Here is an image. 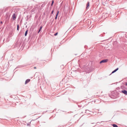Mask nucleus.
<instances>
[{"label":"nucleus","instance_id":"nucleus-1","mask_svg":"<svg viewBox=\"0 0 127 127\" xmlns=\"http://www.w3.org/2000/svg\"><path fill=\"white\" fill-rule=\"evenodd\" d=\"M84 70L85 71L88 73H90L92 70L91 67L88 66L85 67L84 68Z\"/></svg>","mask_w":127,"mask_h":127},{"label":"nucleus","instance_id":"nucleus-2","mask_svg":"<svg viewBox=\"0 0 127 127\" xmlns=\"http://www.w3.org/2000/svg\"><path fill=\"white\" fill-rule=\"evenodd\" d=\"M16 16L15 14L14 13L12 15V18L14 20H15L16 19Z\"/></svg>","mask_w":127,"mask_h":127},{"label":"nucleus","instance_id":"nucleus-3","mask_svg":"<svg viewBox=\"0 0 127 127\" xmlns=\"http://www.w3.org/2000/svg\"><path fill=\"white\" fill-rule=\"evenodd\" d=\"M121 92L126 95H127V91L125 90H122Z\"/></svg>","mask_w":127,"mask_h":127},{"label":"nucleus","instance_id":"nucleus-4","mask_svg":"<svg viewBox=\"0 0 127 127\" xmlns=\"http://www.w3.org/2000/svg\"><path fill=\"white\" fill-rule=\"evenodd\" d=\"M96 124L95 123H91L89 125V126L90 127H93L96 125Z\"/></svg>","mask_w":127,"mask_h":127},{"label":"nucleus","instance_id":"nucleus-5","mask_svg":"<svg viewBox=\"0 0 127 127\" xmlns=\"http://www.w3.org/2000/svg\"><path fill=\"white\" fill-rule=\"evenodd\" d=\"M30 79H27L25 82V84H26L30 82Z\"/></svg>","mask_w":127,"mask_h":127},{"label":"nucleus","instance_id":"nucleus-6","mask_svg":"<svg viewBox=\"0 0 127 127\" xmlns=\"http://www.w3.org/2000/svg\"><path fill=\"white\" fill-rule=\"evenodd\" d=\"M59 11L58 10L57 11V13L55 17V19H57L58 16V15L59 13Z\"/></svg>","mask_w":127,"mask_h":127},{"label":"nucleus","instance_id":"nucleus-7","mask_svg":"<svg viewBox=\"0 0 127 127\" xmlns=\"http://www.w3.org/2000/svg\"><path fill=\"white\" fill-rule=\"evenodd\" d=\"M118 68H116V69H115L114 71H112L111 74H112L115 73V72H116L118 70Z\"/></svg>","mask_w":127,"mask_h":127},{"label":"nucleus","instance_id":"nucleus-8","mask_svg":"<svg viewBox=\"0 0 127 127\" xmlns=\"http://www.w3.org/2000/svg\"><path fill=\"white\" fill-rule=\"evenodd\" d=\"M89 3H90V2L89 1H88L87 2V4H86V8H89Z\"/></svg>","mask_w":127,"mask_h":127},{"label":"nucleus","instance_id":"nucleus-9","mask_svg":"<svg viewBox=\"0 0 127 127\" xmlns=\"http://www.w3.org/2000/svg\"><path fill=\"white\" fill-rule=\"evenodd\" d=\"M28 29L25 32V36H26L28 34Z\"/></svg>","mask_w":127,"mask_h":127},{"label":"nucleus","instance_id":"nucleus-10","mask_svg":"<svg viewBox=\"0 0 127 127\" xmlns=\"http://www.w3.org/2000/svg\"><path fill=\"white\" fill-rule=\"evenodd\" d=\"M42 28V26H40V28L38 32V33H39L41 31V29Z\"/></svg>","mask_w":127,"mask_h":127},{"label":"nucleus","instance_id":"nucleus-11","mask_svg":"<svg viewBox=\"0 0 127 127\" xmlns=\"http://www.w3.org/2000/svg\"><path fill=\"white\" fill-rule=\"evenodd\" d=\"M112 126L113 127H118V126L116 125L115 124H113L112 125Z\"/></svg>","mask_w":127,"mask_h":127},{"label":"nucleus","instance_id":"nucleus-12","mask_svg":"<svg viewBox=\"0 0 127 127\" xmlns=\"http://www.w3.org/2000/svg\"><path fill=\"white\" fill-rule=\"evenodd\" d=\"M19 24L17 25V30L18 31H19Z\"/></svg>","mask_w":127,"mask_h":127},{"label":"nucleus","instance_id":"nucleus-13","mask_svg":"<svg viewBox=\"0 0 127 127\" xmlns=\"http://www.w3.org/2000/svg\"><path fill=\"white\" fill-rule=\"evenodd\" d=\"M108 60L107 59L104 60V63L107 62Z\"/></svg>","mask_w":127,"mask_h":127},{"label":"nucleus","instance_id":"nucleus-14","mask_svg":"<svg viewBox=\"0 0 127 127\" xmlns=\"http://www.w3.org/2000/svg\"><path fill=\"white\" fill-rule=\"evenodd\" d=\"M54 0H53L52 1V3H51V5L52 6L53 4V3H54Z\"/></svg>","mask_w":127,"mask_h":127},{"label":"nucleus","instance_id":"nucleus-15","mask_svg":"<svg viewBox=\"0 0 127 127\" xmlns=\"http://www.w3.org/2000/svg\"><path fill=\"white\" fill-rule=\"evenodd\" d=\"M54 10H53L52 11V12H51V14H52L53 13V12H54Z\"/></svg>","mask_w":127,"mask_h":127},{"label":"nucleus","instance_id":"nucleus-16","mask_svg":"<svg viewBox=\"0 0 127 127\" xmlns=\"http://www.w3.org/2000/svg\"><path fill=\"white\" fill-rule=\"evenodd\" d=\"M103 63V60H102L100 62V63L101 64Z\"/></svg>","mask_w":127,"mask_h":127},{"label":"nucleus","instance_id":"nucleus-17","mask_svg":"<svg viewBox=\"0 0 127 127\" xmlns=\"http://www.w3.org/2000/svg\"><path fill=\"white\" fill-rule=\"evenodd\" d=\"M89 111L88 110H86V113H88L89 112Z\"/></svg>","mask_w":127,"mask_h":127},{"label":"nucleus","instance_id":"nucleus-18","mask_svg":"<svg viewBox=\"0 0 127 127\" xmlns=\"http://www.w3.org/2000/svg\"><path fill=\"white\" fill-rule=\"evenodd\" d=\"M58 34V32H56V33H55L54 34V35L55 36H56V35H57Z\"/></svg>","mask_w":127,"mask_h":127},{"label":"nucleus","instance_id":"nucleus-19","mask_svg":"<svg viewBox=\"0 0 127 127\" xmlns=\"http://www.w3.org/2000/svg\"><path fill=\"white\" fill-rule=\"evenodd\" d=\"M0 23L1 24H2L3 23V22L2 21H0Z\"/></svg>","mask_w":127,"mask_h":127},{"label":"nucleus","instance_id":"nucleus-20","mask_svg":"<svg viewBox=\"0 0 127 127\" xmlns=\"http://www.w3.org/2000/svg\"><path fill=\"white\" fill-rule=\"evenodd\" d=\"M103 36V35H102V34H101L100 35H99V36Z\"/></svg>","mask_w":127,"mask_h":127},{"label":"nucleus","instance_id":"nucleus-21","mask_svg":"<svg viewBox=\"0 0 127 127\" xmlns=\"http://www.w3.org/2000/svg\"><path fill=\"white\" fill-rule=\"evenodd\" d=\"M36 67H34V69H36Z\"/></svg>","mask_w":127,"mask_h":127},{"label":"nucleus","instance_id":"nucleus-22","mask_svg":"<svg viewBox=\"0 0 127 127\" xmlns=\"http://www.w3.org/2000/svg\"><path fill=\"white\" fill-rule=\"evenodd\" d=\"M126 85L127 86V83H126Z\"/></svg>","mask_w":127,"mask_h":127}]
</instances>
